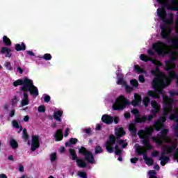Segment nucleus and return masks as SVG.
Here are the masks:
<instances>
[{"label":"nucleus","mask_w":178,"mask_h":178,"mask_svg":"<svg viewBox=\"0 0 178 178\" xmlns=\"http://www.w3.org/2000/svg\"><path fill=\"white\" fill-rule=\"evenodd\" d=\"M163 95V115L160 116L159 120L154 122V127L156 131H161L165 127V122H166V116L173 111V104L175 99L170 98L167 95Z\"/></svg>","instance_id":"obj_1"},{"label":"nucleus","mask_w":178,"mask_h":178,"mask_svg":"<svg viewBox=\"0 0 178 178\" xmlns=\"http://www.w3.org/2000/svg\"><path fill=\"white\" fill-rule=\"evenodd\" d=\"M151 73L153 76H155L152 81V87L158 92V94H163V88L168 87L170 84V81L166 79V75L163 72H161V68L159 66H156L154 70H152Z\"/></svg>","instance_id":"obj_2"},{"label":"nucleus","mask_w":178,"mask_h":178,"mask_svg":"<svg viewBox=\"0 0 178 178\" xmlns=\"http://www.w3.org/2000/svg\"><path fill=\"white\" fill-rule=\"evenodd\" d=\"M151 105L153 109L151 110V113L152 114L147 115H140V111L137 108H133L131 112L133 113V115H135V123L136 124H141V123H145L147 120L148 122H151L153 118H154L156 116L157 113H159L161 111V105L158 104V102L153 100L151 102Z\"/></svg>","instance_id":"obj_3"},{"label":"nucleus","mask_w":178,"mask_h":178,"mask_svg":"<svg viewBox=\"0 0 178 178\" xmlns=\"http://www.w3.org/2000/svg\"><path fill=\"white\" fill-rule=\"evenodd\" d=\"M153 133L154 128L152 127H145L144 130L140 129L138 131V136L142 140V143L148 149H152V145L149 143V137L152 136Z\"/></svg>","instance_id":"obj_4"},{"label":"nucleus","mask_w":178,"mask_h":178,"mask_svg":"<svg viewBox=\"0 0 178 178\" xmlns=\"http://www.w3.org/2000/svg\"><path fill=\"white\" fill-rule=\"evenodd\" d=\"M160 29L161 30V38H163V40H168L169 42H172V47L173 48H178V38H170L172 29L168 27L166 25L161 26Z\"/></svg>","instance_id":"obj_5"},{"label":"nucleus","mask_w":178,"mask_h":178,"mask_svg":"<svg viewBox=\"0 0 178 178\" xmlns=\"http://www.w3.org/2000/svg\"><path fill=\"white\" fill-rule=\"evenodd\" d=\"M177 148V143H173L171 146H167L165 147L164 151L161 152V156L159 158V161H161V166H165L170 161L168 156H166L168 154H172L173 150Z\"/></svg>","instance_id":"obj_6"},{"label":"nucleus","mask_w":178,"mask_h":178,"mask_svg":"<svg viewBox=\"0 0 178 178\" xmlns=\"http://www.w3.org/2000/svg\"><path fill=\"white\" fill-rule=\"evenodd\" d=\"M115 144H116V138L115 137V135L111 134L108 137V140L105 143V147L108 154H113V152H115V151L120 149L119 145H115ZM113 145H115L114 147Z\"/></svg>","instance_id":"obj_7"},{"label":"nucleus","mask_w":178,"mask_h":178,"mask_svg":"<svg viewBox=\"0 0 178 178\" xmlns=\"http://www.w3.org/2000/svg\"><path fill=\"white\" fill-rule=\"evenodd\" d=\"M166 47H168V44L161 40H158L152 45L153 49L158 54V55H159V56H165V55H168Z\"/></svg>","instance_id":"obj_8"},{"label":"nucleus","mask_w":178,"mask_h":178,"mask_svg":"<svg viewBox=\"0 0 178 178\" xmlns=\"http://www.w3.org/2000/svg\"><path fill=\"white\" fill-rule=\"evenodd\" d=\"M136 152L138 154V155L143 156V159L146 165H148V166H152V165H154V159L148 157V156L147 155V150H145L144 147L136 145Z\"/></svg>","instance_id":"obj_9"},{"label":"nucleus","mask_w":178,"mask_h":178,"mask_svg":"<svg viewBox=\"0 0 178 178\" xmlns=\"http://www.w3.org/2000/svg\"><path fill=\"white\" fill-rule=\"evenodd\" d=\"M129 102L124 98V96H120L115 99V104L113 105V111H123L128 105Z\"/></svg>","instance_id":"obj_10"},{"label":"nucleus","mask_w":178,"mask_h":178,"mask_svg":"<svg viewBox=\"0 0 178 178\" xmlns=\"http://www.w3.org/2000/svg\"><path fill=\"white\" fill-rule=\"evenodd\" d=\"M79 154H81V155H83V156H85V159L88 163H95V159H94V155H92V152L87 150V148H86L85 147H81V148L79 149Z\"/></svg>","instance_id":"obj_11"},{"label":"nucleus","mask_w":178,"mask_h":178,"mask_svg":"<svg viewBox=\"0 0 178 178\" xmlns=\"http://www.w3.org/2000/svg\"><path fill=\"white\" fill-rule=\"evenodd\" d=\"M24 91L29 92L30 95H31L32 97H38V95H40L38 88L34 86V83H33V80L31 79H29V81L28 82L26 87H25Z\"/></svg>","instance_id":"obj_12"},{"label":"nucleus","mask_w":178,"mask_h":178,"mask_svg":"<svg viewBox=\"0 0 178 178\" xmlns=\"http://www.w3.org/2000/svg\"><path fill=\"white\" fill-rule=\"evenodd\" d=\"M157 15L165 24H172L173 23L172 19L166 18V16H168V13H166V10H165L164 8H158Z\"/></svg>","instance_id":"obj_13"},{"label":"nucleus","mask_w":178,"mask_h":178,"mask_svg":"<svg viewBox=\"0 0 178 178\" xmlns=\"http://www.w3.org/2000/svg\"><path fill=\"white\" fill-rule=\"evenodd\" d=\"M177 60V57L175 54H172L170 56V59L165 61V70L166 72H170V70H173V69H176V64L175 62Z\"/></svg>","instance_id":"obj_14"},{"label":"nucleus","mask_w":178,"mask_h":178,"mask_svg":"<svg viewBox=\"0 0 178 178\" xmlns=\"http://www.w3.org/2000/svg\"><path fill=\"white\" fill-rule=\"evenodd\" d=\"M30 81V79H28L27 76L24 77L23 79H18L13 83L14 87H17L18 86H22L19 88V90L24 91L27 84Z\"/></svg>","instance_id":"obj_15"},{"label":"nucleus","mask_w":178,"mask_h":178,"mask_svg":"<svg viewBox=\"0 0 178 178\" xmlns=\"http://www.w3.org/2000/svg\"><path fill=\"white\" fill-rule=\"evenodd\" d=\"M38 148H40V136L33 135L31 151H32V152H34L38 149Z\"/></svg>","instance_id":"obj_16"},{"label":"nucleus","mask_w":178,"mask_h":178,"mask_svg":"<svg viewBox=\"0 0 178 178\" xmlns=\"http://www.w3.org/2000/svg\"><path fill=\"white\" fill-rule=\"evenodd\" d=\"M158 3L162 5V6L167 7L170 10H172L174 12L178 11V6H172L169 5V0H156Z\"/></svg>","instance_id":"obj_17"},{"label":"nucleus","mask_w":178,"mask_h":178,"mask_svg":"<svg viewBox=\"0 0 178 178\" xmlns=\"http://www.w3.org/2000/svg\"><path fill=\"white\" fill-rule=\"evenodd\" d=\"M102 120L103 123H105L106 124H112V123H113V117L105 114L102 115Z\"/></svg>","instance_id":"obj_18"},{"label":"nucleus","mask_w":178,"mask_h":178,"mask_svg":"<svg viewBox=\"0 0 178 178\" xmlns=\"http://www.w3.org/2000/svg\"><path fill=\"white\" fill-rule=\"evenodd\" d=\"M54 138L56 141H62L63 140V130L57 129L54 134Z\"/></svg>","instance_id":"obj_19"},{"label":"nucleus","mask_w":178,"mask_h":178,"mask_svg":"<svg viewBox=\"0 0 178 178\" xmlns=\"http://www.w3.org/2000/svg\"><path fill=\"white\" fill-rule=\"evenodd\" d=\"M1 53L4 54L6 58H11L12 57V49H10L6 47H3L1 48Z\"/></svg>","instance_id":"obj_20"},{"label":"nucleus","mask_w":178,"mask_h":178,"mask_svg":"<svg viewBox=\"0 0 178 178\" xmlns=\"http://www.w3.org/2000/svg\"><path fill=\"white\" fill-rule=\"evenodd\" d=\"M123 136H126V131H124L123 127H120L115 131V137L117 140H119V138H122Z\"/></svg>","instance_id":"obj_21"},{"label":"nucleus","mask_w":178,"mask_h":178,"mask_svg":"<svg viewBox=\"0 0 178 178\" xmlns=\"http://www.w3.org/2000/svg\"><path fill=\"white\" fill-rule=\"evenodd\" d=\"M63 115V111H58L54 113L53 116L56 122H62V116Z\"/></svg>","instance_id":"obj_22"},{"label":"nucleus","mask_w":178,"mask_h":178,"mask_svg":"<svg viewBox=\"0 0 178 178\" xmlns=\"http://www.w3.org/2000/svg\"><path fill=\"white\" fill-rule=\"evenodd\" d=\"M129 130L133 137H136V136H137V127H136V124H130Z\"/></svg>","instance_id":"obj_23"},{"label":"nucleus","mask_w":178,"mask_h":178,"mask_svg":"<svg viewBox=\"0 0 178 178\" xmlns=\"http://www.w3.org/2000/svg\"><path fill=\"white\" fill-rule=\"evenodd\" d=\"M15 51H17V52L20 51H26V44H24V42H22L21 44L19 43H17L15 45Z\"/></svg>","instance_id":"obj_24"},{"label":"nucleus","mask_w":178,"mask_h":178,"mask_svg":"<svg viewBox=\"0 0 178 178\" xmlns=\"http://www.w3.org/2000/svg\"><path fill=\"white\" fill-rule=\"evenodd\" d=\"M117 77H118L117 84L118 86H124V84H126V81H124V79H123V74H117Z\"/></svg>","instance_id":"obj_25"},{"label":"nucleus","mask_w":178,"mask_h":178,"mask_svg":"<svg viewBox=\"0 0 178 178\" xmlns=\"http://www.w3.org/2000/svg\"><path fill=\"white\" fill-rule=\"evenodd\" d=\"M160 133V138H161V140H166L168 138V134H169V129H163Z\"/></svg>","instance_id":"obj_26"},{"label":"nucleus","mask_w":178,"mask_h":178,"mask_svg":"<svg viewBox=\"0 0 178 178\" xmlns=\"http://www.w3.org/2000/svg\"><path fill=\"white\" fill-rule=\"evenodd\" d=\"M76 165L79 168H87V163L81 159H76Z\"/></svg>","instance_id":"obj_27"},{"label":"nucleus","mask_w":178,"mask_h":178,"mask_svg":"<svg viewBox=\"0 0 178 178\" xmlns=\"http://www.w3.org/2000/svg\"><path fill=\"white\" fill-rule=\"evenodd\" d=\"M79 143V140L76 138H70L69 142L65 143V147H70V145H74Z\"/></svg>","instance_id":"obj_28"},{"label":"nucleus","mask_w":178,"mask_h":178,"mask_svg":"<svg viewBox=\"0 0 178 178\" xmlns=\"http://www.w3.org/2000/svg\"><path fill=\"white\" fill-rule=\"evenodd\" d=\"M147 95L149 97H151L154 99H159V98H161V96H159V95L156 94L155 92L152 90H148Z\"/></svg>","instance_id":"obj_29"},{"label":"nucleus","mask_w":178,"mask_h":178,"mask_svg":"<svg viewBox=\"0 0 178 178\" xmlns=\"http://www.w3.org/2000/svg\"><path fill=\"white\" fill-rule=\"evenodd\" d=\"M3 42L6 47H10V45H12V41L6 35L3 37Z\"/></svg>","instance_id":"obj_30"},{"label":"nucleus","mask_w":178,"mask_h":178,"mask_svg":"<svg viewBox=\"0 0 178 178\" xmlns=\"http://www.w3.org/2000/svg\"><path fill=\"white\" fill-rule=\"evenodd\" d=\"M10 145L11 148H13V149H16V148L19 147V143H17V141H16V140L11 138L10 140Z\"/></svg>","instance_id":"obj_31"},{"label":"nucleus","mask_w":178,"mask_h":178,"mask_svg":"<svg viewBox=\"0 0 178 178\" xmlns=\"http://www.w3.org/2000/svg\"><path fill=\"white\" fill-rule=\"evenodd\" d=\"M169 119L170 120H173L174 122H178V110L175 111L174 114H171Z\"/></svg>","instance_id":"obj_32"},{"label":"nucleus","mask_w":178,"mask_h":178,"mask_svg":"<svg viewBox=\"0 0 178 178\" xmlns=\"http://www.w3.org/2000/svg\"><path fill=\"white\" fill-rule=\"evenodd\" d=\"M70 154L72 156V161H77V154H76V150L74 149H69Z\"/></svg>","instance_id":"obj_33"},{"label":"nucleus","mask_w":178,"mask_h":178,"mask_svg":"<svg viewBox=\"0 0 178 178\" xmlns=\"http://www.w3.org/2000/svg\"><path fill=\"white\" fill-rule=\"evenodd\" d=\"M140 60H143V62H149L152 60V58H149V56L145 55V54H141L140 56Z\"/></svg>","instance_id":"obj_34"},{"label":"nucleus","mask_w":178,"mask_h":178,"mask_svg":"<svg viewBox=\"0 0 178 178\" xmlns=\"http://www.w3.org/2000/svg\"><path fill=\"white\" fill-rule=\"evenodd\" d=\"M22 134V138L24 141H27L29 140V134H27V129H26V128L23 129Z\"/></svg>","instance_id":"obj_35"},{"label":"nucleus","mask_w":178,"mask_h":178,"mask_svg":"<svg viewBox=\"0 0 178 178\" xmlns=\"http://www.w3.org/2000/svg\"><path fill=\"white\" fill-rule=\"evenodd\" d=\"M134 70L136 72V73L139 74L144 72V70H143L138 65H134Z\"/></svg>","instance_id":"obj_36"},{"label":"nucleus","mask_w":178,"mask_h":178,"mask_svg":"<svg viewBox=\"0 0 178 178\" xmlns=\"http://www.w3.org/2000/svg\"><path fill=\"white\" fill-rule=\"evenodd\" d=\"M151 102V99H149L148 97H145L143 98V104L147 108L148 106V104Z\"/></svg>","instance_id":"obj_37"},{"label":"nucleus","mask_w":178,"mask_h":178,"mask_svg":"<svg viewBox=\"0 0 178 178\" xmlns=\"http://www.w3.org/2000/svg\"><path fill=\"white\" fill-rule=\"evenodd\" d=\"M95 154H102V152H104V150L100 145H97L95 148Z\"/></svg>","instance_id":"obj_38"},{"label":"nucleus","mask_w":178,"mask_h":178,"mask_svg":"<svg viewBox=\"0 0 178 178\" xmlns=\"http://www.w3.org/2000/svg\"><path fill=\"white\" fill-rule=\"evenodd\" d=\"M41 58L42 59H44V60H51L52 59V55L51 54H45Z\"/></svg>","instance_id":"obj_39"},{"label":"nucleus","mask_w":178,"mask_h":178,"mask_svg":"<svg viewBox=\"0 0 178 178\" xmlns=\"http://www.w3.org/2000/svg\"><path fill=\"white\" fill-rule=\"evenodd\" d=\"M151 62H152L153 65H156V66H158L159 67L161 66H163V63H162L161 61L155 60V59H152Z\"/></svg>","instance_id":"obj_40"},{"label":"nucleus","mask_w":178,"mask_h":178,"mask_svg":"<svg viewBox=\"0 0 178 178\" xmlns=\"http://www.w3.org/2000/svg\"><path fill=\"white\" fill-rule=\"evenodd\" d=\"M130 83L132 87H134L135 88H137V87H138V81L137 80L132 79L130 81Z\"/></svg>","instance_id":"obj_41"},{"label":"nucleus","mask_w":178,"mask_h":178,"mask_svg":"<svg viewBox=\"0 0 178 178\" xmlns=\"http://www.w3.org/2000/svg\"><path fill=\"white\" fill-rule=\"evenodd\" d=\"M162 138H161V136H159V138H154L153 140L155 141V143H156V144H158V145H162Z\"/></svg>","instance_id":"obj_42"},{"label":"nucleus","mask_w":178,"mask_h":178,"mask_svg":"<svg viewBox=\"0 0 178 178\" xmlns=\"http://www.w3.org/2000/svg\"><path fill=\"white\" fill-rule=\"evenodd\" d=\"M45 106L44 105H41V106H39L38 108V111L40 113H45Z\"/></svg>","instance_id":"obj_43"},{"label":"nucleus","mask_w":178,"mask_h":178,"mask_svg":"<svg viewBox=\"0 0 178 178\" xmlns=\"http://www.w3.org/2000/svg\"><path fill=\"white\" fill-rule=\"evenodd\" d=\"M155 175H156V172H155V170H149V178H158L156 177V176H155Z\"/></svg>","instance_id":"obj_44"},{"label":"nucleus","mask_w":178,"mask_h":178,"mask_svg":"<svg viewBox=\"0 0 178 178\" xmlns=\"http://www.w3.org/2000/svg\"><path fill=\"white\" fill-rule=\"evenodd\" d=\"M4 66L7 70H12V65L10 64V62H6L4 64Z\"/></svg>","instance_id":"obj_45"},{"label":"nucleus","mask_w":178,"mask_h":178,"mask_svg":"<svg viewBox=\"0 0 178 178\" xmlns=\"http://www.w3.org/2000/svg\"><path fill=\"white\" fill-rule=\"evenodd\" d=\"M57 155L56 153H53L50 155V161L51 162H55V161H56V158H57Z\"/></svg>","instance_id":"obj_46"},{"label":"nucleus","mask_w":178,"mask_h":178,"mask_svg":"<svg viewBox=\"0 0 178 178\" xmlns=\"http://www.w3.org/2000/svg\"><path fill=\"white\" fill-rule=\"evenodd\" d=\"M29 102L30 101L29 99H23L21 102L22 106H26V105H29Z\"/></svg>","instance_id":"obj_47"},{"label":"nucleus","mask_w":178,"mask_h":178,"mask_svg":"<svg viewBox=\"0 0 178 178\" xmlns=\"http://www.w3.org/2000/svg\"><path fill=\"white\" fill-rule=\"evenodd\" d=\"M134 100L138 101L139 102H141V96H140L138 94L135 93L134 94Z\"/></svg>","instance_id":"obj_48"},{"label":"nucleus","mask_w":178,"mask_h":178,"mask_svg":"<svg viewBox=\"0 0 178 178\" xmlns=\"http://www.w3.org/2000/svg\"><path fill=\"white\" fill-rule=\"evenodd\" d=\"M78 175L81 178H87V173L86 172H79Z\"/></svg>","instance_id":"obj_49"},{"label":"nucleus","mask_w":178,"mask_h":178,"mask_svg":"<svg viewBox=\"0 0 178 178\" xmlns=\"http://www.w3.org/2000/svg\"><path fill=\"white\" fill-rule=\"evenodd\" d=\"M44 102L48 104V102H49L51 101V96H49L48 95H45L44 97Z\"/></svg>","instance_id":"obj_50"},{"label":"nucleus","mask_w":178,"mask_h":178,"mask_svg":"<svg viewBox=\"0 0 178 178\" xmlns=\"http://www.w3.org/2000/svg\"><path fill=\"white\" fill-rule=\"evenodd\" d=\"M140 102L137 101V100H132L131 101V105H133V106L136 107V106H138V105H140Z\"/></svg>","instance_id":"obj_51"},{"label":"nucleus","mask_w":178,"mask_h":178,"mask_svg":"<svg viewBox=\"0 0 178 178\" xmlns=\"http://www.w3.org/2000/svg\"><path fill=\"white\" fill-rule=\"evenodd\" d=\"M13 127H15V129H19L20 126H19V122L16 121V120H13Z\"/></svg>","instance_id":"obj_52"},{"label":"nucleus","mask_w":178,"mask_h":178,"mask_svg":"<svg viewBox=\"0 0 178 178\" xmlns=\"http://www.w3.org/2000/svg\"><path fill=\"white\" fill-rule=\"evenodd\" d=\"M175 136L178 138V123L174 126Z\"/></svg>","instance_id":"obj_53"},{"label":"nucleus","mask_w":178,"mask_h":178,"mask_svg":"<svg viewBox=\"0 0 178 178\" xmlns=\"http://www.w3.org/2000/svg\"><path fill=\"white\" fill-rule=\"evenodd\" d=\"M125 90H126L127 92L130 94V92H131V91H133V88L130 87L129 86L126 85Z\"/></svg>","instance_id":"obj_54"},{"label":"nucleus","mask_w":178,"mask_h":178,"mask_svg":"<svg viewBox=\"0 0 178 178\" xmlns=\"http://www.w3.org/2000/svg\"><path fill=\"white\" fill-rule=\"evenodd\" d=\"M131 163H137V161H139L138 157L131 158Z\"/></svg>","instance_id":"obj_55"},{"label":"nucleus","mask_w":178,"mask_h":178,"mask_svg":"<svg viewBox=\"0 0 178 178\" xmlns=\"http://www.w3.org/2000/svg\"><path fill=\"white\" fill-rule=\"evenodd\" d=\"M138 80L140 83H145V78L143 76V75H140Z\"/></svg>","instance_id":"obj_56"},{"label":"nucleus","mask_w":178,"mask_h":178,"mask_svg":"<svg viewBox=\"0 0 178 178\" xmlns=\"http://www.w3.org/2000/svg\"><path fill=\"white\" fill-rule=\"evenodd\" d=\"M83 132L86 133V134H91V128L83 129Z\"/></svg>","instance_id":"obj_57"},{"label":"nucleus","mask_w":178,"mask_h":178,"mask_svg":"<svg viewBox=\"0 0 178 178\" xmlns=\"http://www.w3.org/2000/svg\"><path fill=\"white\" fill-rule=\"evenodd\" d=\"M24 94V99H29V94L27 93L28 91H23Z\"/></svg>","instance_id":"obj_58"},{"label":"nucleus","mask_w":178,"mask_h":178,"mask_svg":"<svg viewBox=\"0 0 178 178\" xmlns=\"http://www.w3.org/2000/svg\"><path fill=\"white\" fill-rule=\"evenodd\" d=\"M159 154V152L158 151L154 150L152 152V156L155 158V157L158 156Z\"/></svg>","instance_id":"obj_59"},{"label":"nucleus","mask_w":178,"mask_h":178,"mask_svg":"<svg viewBox=\"0 0 178 178\" xmlns=\"http://www.w3.org/2000/svg\"><path fill=\"white\" fill-rule=\"evenodd\" d=\"M172 5H174L175 6H177L178 5V0H171Z\"/></svg>","instance_id":"obj_60"},{"label":"nucleus","mask_w":178,"mask_h":178,"mask_svg":"<svg viewBox=\"0 0 178 178\" xmlns=\"http://www.w3.org/2000/svg\"><path fill=\"white\" fill-rule=\"evenodd\" d=\"M125 119H130L131 115H130V113H125L124 115Z\"/></svg>","instance_id":"obj_61"},{"label":"nucleus","mask_w":178,"mask_h":178,"mask_svg":"<svg viewBox=\"0 0 178 178\" xmlns=\"http://www.w3.org/2000/svg\"><path fill=\"white\" fill-rule=\"evenodd\" d=\"M115 155H118V156L122 155V149H118V150H115Z\"/></svg>","instance_id":"obj_62"},{"label":"nucleus","mask_w":178,"mask_h":178,"mask_svg":"<svg viewBox=\"0 0 178 178\" xmlns=\"http://www.w3.org/2000/svg\"><path fill=\"white\" fill-rule=\"evenodd\" d=\"M113 121H114V123H115V124H118V123H119V118L115 116L114 118H113Z\"/></svg>","instance_id":"obj_63"},{"label":"nucleus","mask_w":178,"mask_h":178,"mask_svg":"<svg viewBox=\"0 0 178 178\" xmlns=\"http://www.w3.org/2000/svg\"><path fill=\"white\" fill-rule=\"evenodd\" d=\"M174 158H175V159H177V162H178V152H177V151H176V152H175V154H174Z\"/></svg>","instance_id":"obj_64"}]
</instances>
